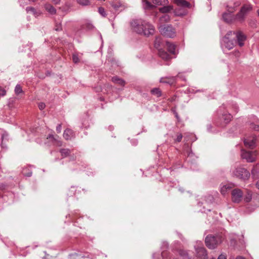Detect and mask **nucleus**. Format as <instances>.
<instances>
[{
    "label": "nucleus",
    "mask_w": 259,
    "mask_h": 259,
    "mask_svg": "<svg viewBox=\"0 0 259 259\" xmlns=\"http://www.w3.org/2000/svg\"><path fill=\"white\" fill-rule=\"evenodd\" d=\"M223 118L226 123H228L232 118V116L230 114H225L223 115Z\"/></svg>",
    "instance_id": "nucleus-32"
},
{
    "label": "nucleus",
    "mask_w": 259,
    "mask_h": 259,
    "mask_svg": "<svg viewBox=\"0 0 259 259\" xmlns=\"http://www.w3.org/2000/svg\"><path fill=\"white\" fill-rule=\"evenodd\" d=\"M45 104L44 103L41 102L38 104V108L41 110H43L45 108Z\"/></svg>",
    "instance_id": "nucleus-42"
},
{
    "label": "nucleus",
    "mask_w": 259,
    "mask_h": 259,
    "mask_svg": "<svg viewBox=\"0 0 259 259\" xmlns=\"http://www.w3.org/2000/svg\"><path fill=\"white\" fill-rule=\"evenodd\" d=\"M23 92L22 88L19 84L16 85L15 88V92L17 95H19Z\"/></svg>",
    "instance_id": "nucleus-35"
},
{
    "label": "nucleus",
    "mask_w": 259,
    "mask_h": 259,
    "mask_svg": "<svg viewBox=\"0 0 259 259\" xmlns=\"http://www.w3.org/2000/svg\"><path fill=\"white\" fill-rule=\"evenodd\" d=\"M66 6L69 7V5L68 4H66Z\"/></svg>",
    "instance_id": "nucleus-57"
},
{
    "label": "nucleus",
    "mask_w": 259,
    "mask_h": 259,
    "mask_svg": "<svg viewBox=\"0 0 259 259\" xmlns=\"http://www.w3.org/2000/svg\"><path fill=\"white\" fill-rule=\"evenodd\" d=\"M98 12L103 17H106V14L105 9L102 7H99L98 9Z\"/></svg>",
    "instance_id": "nucleus-36"
},
{
    "label": "nucleus",
    "mask_w": 259,
    "mask_h": 259,
    "mask_svg": "<svg viewBox=\"0 0 259 259\" xmlns=\"http://www.w3.org/2000/svg\"><path fill=\"white\" fill-rule=\"evenodd\" d=\"M159 30L160 33L167 37H174L176 36V31L171 25H160Z\"/></svg>",
    "instance_id": "nucleus-5"
},
{
    "label": "nucleus",
    "mask_w": 259,
    "mask_h": 259,
    "mask_svg": "<svg viewBox=\"0 0 259 259\" xmlns=\"http://www.w3.org/2000/svg\"><path fill=\"white\" fill-rule=\"evenodd\" d=\"M175 3L180 6L189 8L190 6L189 3L185 0H175Z\"/></svg>",
    "instance_id": "nucleus-21"
},
{
    "label": "nucleus",
    "mask_w": 259,
    "mask_h": 259,
    "mask_svg": "<svg viewBox=\"0 0 259 259\" xmlns=\"http://www.w3.org/2000/svg\"><path fill=\"white\" fill-rule=\"evenodd\" d=\"M250 128L254 131H259V125H258L251 124L250 125Z\"/></svg>",
    "instance_id": "nucleus-39"
},
{
    "label": "nucleus",
    "mask_w": 259,
    "mask_h": 259,
    "mask_svg": "<svg viewBox=\"0 0 259 259\" xmlns=\"http://www.w3.org/2000/svg\"><path fill=\"white\" fill-rule=\"evenodd\" d=\"M178 251L180 256H181L184 259L190 258L187 251L181 249L178 250Z\"/></svg>",
    "instance_id": "nucleus-28"
},
{
    "label": "nucleus",
    "mask_w": 259,
    "mask_h": 259,
    "mask_svg": "<svg viewBox=\"0 0 259 259\" xmlns=\"http://www.w3.org/2000/svg\"><path fill=\"white\" fill-rule=\"evenodd\" d=\"M251 199H252V193L251 192H248L244 198V200L246 202H248L250 201Z\"/></svg>",
    "instance_id": "nucleus-34"
},
{
    "label": "nucleus",
    "mask_w": 259,
    "mask_h": 259,
    "mask_svg": "<svg viewBox=\"0 0 259 259\" xmlns=\"http://www.w3.org/2000/svg\"><path fill=\"white\" fill-rule=\"evenodd\" d=\"M176 78L175 77H168L165 78H161L160 80V82L162 83H168L169 84H172L175 82Z\"/></svg>",
    "instance_id": "nucleus-17"
},
{
    "label": "nucleus",
    "mask_w": 259,
    "mask_h": 259,
    "mask_svg": "<svg viewBox=\"0 0 259 259\" xmlns=\"http://www.w3.org/2000/svg\"><path fill=\"white\" fill-rule=\"evenodd\" d=\"M234 34H235V36L237 38L238 45L239 46L242 47L243 46V41L245 40L246 37L241 32H238L237 33L233 32Z\"/></svg>",
    "instance_id": "nucleus-13"
},
{
    "label": "nucleus",
    "mask_w": 259,
    "mask_h": 259,
    "mask_svg": "<svg viewBox=\"0 0 259 259\" xmlns=\"http://www.w3.org/2000/svg\"><path fill=\"white\" fill-rule=\"evenodd\" d=\"M112 80L114 83L118 84L121 86H123L125 84L124 81L117 76L113 77L112 78Z\"/></svg>",
    "instance_id": "nucleus-24"
},
{
    "label": "nucleus",
    "mask_w": 259,
    "mask_h": 259,
    "mask_svg": "<svg viewBox=\"0 0 259 259\" xmlns=\"http://www.w3.org/2000/svg\"><path fill=\"white\" fill-rule=\"evenodd\" d=\"M45 8L51 14L53 15L56 13L55 8L50 4H46L45 5Z\"/></svg>",
    "instance_id": "nucleus-19"
},
{
    "label": "nucleus",
    "mask_w": 259,
    "mask_h": 259,
    "mask_svg": "<svg viewBox=\"0 0 259 259\" xmlns=\"http://www.w3.org/2000/svg\"><path fill=\"white\" fill-rule=\"evenodd\" d=\"M257 154V152L256 151H246L245 150H242L241 157L248 162H253L256 159Z\"/></svg>",
    "instance_id": "nucleus-6"
},
{
    "label": "nucleus",
    "mask_w": 259,
    "mask_h": 259,
    "mask_svg": "<svg viewBox=\"0 0 259 259\" xmlns=\"http://www.w3.org/2000/svg\"><path fill=\"white\" fill-rule=\"evenodd\" d=\"M183 138V135L181 133H178L177 135V137L175 139V142H180L181 141Z\"/></svg>",
    "instance_id": "nucleus-37"
},
{
    "label": "nucleus",
    "mask_w": 259,
    "mask_h": 259,
    "mask_svg": "<svg viewBox=\"0 0 259 259\" xmlns=\"http://www.w3.org/2000/svg\"><path fill=\"white\" fill-rule=\"evenodd\" d=\"M158 55L160 58L165 60H168L170 59L169 55L167 52L163 50H159Z\"/></svg>",
    "instance_id": "nucleus-18"
},
{
    "label": "nucleus",
    "mask_w": 259,
    "mask_h": 259,
    "mask_svg": "<svg viewBox=\"0 0 259 259\" xmlns=\"http://www.w3.org/2000/svg\"><path fill=\"white\" fill-rule=\"evenodd\" d=\"M175 116H176V117L178 119H179V116H178V113H177V112H176V113H175Z\"/></svg>",
    "instance_id": "nucleus-52"
},
{
    "label": "nucleus",
    "mask_w": 259,
    "mask_h": 259,
    "mask_svg": "<svg viewBox=\"0 0 259 259\" xmlns=\"http://www.w3.org/2000/svg\"><path fill=\"white\" fill-rule=\"evenodd\" d=\"M131 27L135 32L146 36L153 35L155 32L154 27L142 19L133 20L131 22Z\"/></svg>",
    "instance_id": "nucleus-1"
},
{
    "label": "nucleus",
    "mask_w": 259,
    "mask_h": 259,
    "mask_svg": "<svg viewBox=\"0 0 259 259\" xmlns=\"http://www.w3.org/2000/svg\"><path fill=\"white\" fill-rule=\"evenodd\" d=\"M151 92L153 95H155L157 97H160L161 95V91L158 88H154L152 89Z\"/></svg>",
    "instance_id": "nucleus-33"
},
{
    "label": "nucleus",
    "mask_w": 259,
    "mask_h": 259,
    "mask_svg": "<svg viewBox=\"0 0 259 259\" xmlns=\"http://www.w3.org/2000/svg\"><path fill=\"white\" fill-rule=\"evenodd\" d=\"M112 7L116 10H119L120 8H123V5L120 2H112Z\"/></svg>",
    "instance_id": "nucleus-26"
},
{
    "label": "nucleus",
    "mask_w": 259,
    "mask_h": 259,
    "mask_svg": "<svg viewBox=\"0 0 259 259\" xmlns=\"http://www.w3.org/2000/svg\"><path fill=\"white\" fill-rule=\"evenodd\" d=\"M232 31L228 32L227 35L223 38L221 41V45L223 49L225 48L230 50L233 48V41L229 39V36L232 35Z\"/></svg>",
    "instance_id": "nucleus-7"
},
{
    "label": "nucleus",
    "mask_w": 259,
    "mask_h": 259,
    "mask_svg": "<svg viewBox=\"0 0 259 259\" xmlns=\"http://www.w3.org/2000/svg\"><path fill=\"white\" fill-rule=\"evenodd\" d=\"M233 176L242 180L248 179L250 177V172L242 167H238L234 169L232 171Z\"/></svg>",
    "instance_id": "nucleus-4"
},
{
    "label": "nucleus",
    "mask_w": 259,
    "mask_h": 259,
    "mask_svg": "<svg viewBox=\"0 0 259 259\" xmlns=\"http://www.w3.org/2000/svg\"><path fill=\"white\" fill-rule=\"evenodd\" d=\"M161 255L162 256V257H164V252H162L161 253Z\"/></svg>",
    "instance_id": "nucleus-54"
},
{
    "label": "nucleus",
    "mask_w": 259,
    "mask_h": 259,
    "mask_svg": "<svg viewBox=\"0 0 259 259\" xmlns=\"http://www.w3.org/2000/svg\"><path fill=\"white\" fill-rule=\"evenodd\" d=\"M47 139L51 140L54 144L57 146H61L62 142L60 140V138L57 135L54 136L53 135H50L48 136Z\"/></svg>",
    "instance_id": "nucleus-14"
},
{
    "label": "nucleus",
    "mask_w": 259,
    "mask_h": 259,
    "mask_svg": "<svg viewBox=\"0 0 259 259\" xmlns=\"http://www.w3.org/2000/svg\"><path fill=\"white\" fill-rule=\"evenodd\" d=\"M195 250L197 256L200 259H206L207 254L206 249L202 246L201 243L200 242L197 246H195Z\"/></svg>",
    "instance_id": "nucleus-8"
},
{
    "label": "nucleus",
    "mask_w": 259,
    "mask_h": 259,
    "mask_svg": "<svg viewBox=\"0 0 259 259\" xmlns=\"http://www.w3.org/2000/svg\"><path fill=\"white\" fill-rule=\"evenodd\" d=\"M76 2L82 6H87L90 5V0H76Z\"/></svg>",
    "instance_id": "nucleus-29"
},
{
    "label": "nucleus",
    "mask_w": 259,
    "mask_h": 259,
    "mask_svg": "<svg viewBox=\"0 0 259 259\" xmlns=\"http://www.w3.org/2000/svg\"><path fill=\"white\" fill-rule=\"evenodd\" d=\"M61 29L62 28H61V25H56V28H55V30L56 31H59V30H61Z\"/></svg>",
    "instance_id": "nucleus-48"
},
{
    "label": "nucleus",
    "mask_w": 259,
    "mask_h": 259,
    "mask_svg": "<svg viewBox=\"0 0 259 259\" xmlns=\"http://www.w3.org/2000/svg\"><path fill=\"white\" fill-rule=\"evenodd\" d=\"M218 259H227L226 256L224 254H221L218 258Z\"/></svg>",
    "instance_id": "nucleus-45"
},
{
    "label": "nucleus",
    "mask_w": 259,
    "mask_h": 259,
    "mask_svg": "<svg viewBox=\"0 0 259 259\" xmlns=\"http://www.w3.org/2000/svg\"><path fill=\"white\" fill-rule=\"evenodd\" d=\"M87 28L89 30H93L94 28V26L92 24H87Z\"/></svg>",
    "instance_id": "nucleus-43"
},
{
    "label": "nucleus",
    "mask_w": 259,
    "mask_h": 259,
    "mask_svg": "<svg viewBox=\"0 0 259 259\" xmlns=\"http://www.w3.org/2000/svg\"><path fill=\"white\" fill-rule=\"evenodd\" d=\"M161 42V39L159 37H157L155 42V47L156 48H158L160 46V43Z\"/></svg>",
    "instance_id": "nucleus-40"
},
{
    "label": "nucleus",
    "mask_w": 259,
    "mask_h": 259,
    "mask_svg": "<svg viewBox=\"0 0 259 259\" xmlns=\"http://www.w3.org/2000/svg\"><path fill=\"white\" fill-rule=\"evenodd\" d=\"M56 131L58 133H60L61 131V124H59L56 127Z\"/></svg>",
    "instance_id": "nucleus-44"
},
{
    "label": "nucleus",
    "mask_w": 259,
    "mask_h": 259,
    "mask_svg": "<svg viewBox=\"0 0 259 259\" xmlns=\"http://www.w3.org/2000/svg\"><path fill=\"white\" fill-rule=\"evenodd\" d=\"M256 186L257 189L259 190V180L256 182Z\"/></svg>",
    "instance_id": "nucleus-50"
},
{
    "label": "nucleus",
    "mask_w": 259,
    "mask_h": 259,
    "mask_svg": "<svg viewBox=\"0 0 259 259\" xmlns=\"http://www.w3.org/2000/svg\"><path fill=\"white\" fill-rule=\"evenodd\" d=\"M243 242H244V241H243V240H240V243H241V244H243Z\"/></svg>",
    "instance_id": "nucleus-55"
},
{
    "label": "nucleus",
    "mask_w": 259,
    "mask_h": 259,
    "mask_svg": "<svg viewBox=\"0 0 259 259\" xmlns=\"http://www.w3.org/2000/svg\"><path fill=\"white\" fill-rule=\"evenodd\" d=\"M142 2L143 4V6L146 9H151L153 8L154 6L152 5L147 0H142Z\"/></svg>",
    "instance_id": "nucleus-31"
},
{
    "label": "nucleus",
    "mask_w": 259,
    "mask_h": 259,
    "mask_svg": "<svg viewBox=\"0 0 259 259\" xmlns=\"http://www.w3.org/2000/svg\"><path fill=\"white\" fill-rule=\"evenodd\" d=\"M52 3H53L55 5H58L60 4L61 0H51Z\"/></svg>",
    "instance_id": "nucleus-46"
},
{
    "label": "nucleus",
    "mask_w": 259,
    "mask_h": 259,
    "mask_svg": "<svg viewBox=\"0 0 259 259\" xmlns=\"http://www.w3.org/2000/svg\"><path fill=\"white\" fill-rule=\"evenodd\" d=\"M168 51L172 54H176V46L169 42L166 43Z\"/></svg>",
    "instance_id": "nucleus-20"
},
{
    "label": "nucleus",
    "mask_w": 259,
    "mask_h": 259,
    "mask_svg": "<svg viewBox=\"0 0 259 259\" xmlns=\"http://www.w3.org/2000/svg\"><path fill=\"white\" fill-rule=\"evenodd\" d=\"M233 13H224L223 14V20L227 22V23H230L233 22V21H235V16L234 15L232 14Z\"/></svg>",
    "instance_id": "nucleus-12"
},
{
    "label": "nucleus",
    "mask_w": 259,
    "mask_h": 259,
    "mask_svg": "<svg viewBox=\"0 0 259 259\" xmlns=\"http://www.w3.org/2000/svg\"><path fill=\"white\" fill-rule=\"evenodd\" d=\"M240 4V3L237 1L229 2L227 5V11L229 12L233 13Z\"/></svg>",
    "instance_id": "nucleus-11"
},
{
    "label": "nucleus",
    "mask_w": 259,
    "mask_h": 259,
    "mask_svg": "<svg viewBox=\"0 0 259 259\" xmlns=\"http://www.w3.org/2000/svg\"><path fill=\"white\" fill-rule=\"evenodd\" d=\"M172 9L173 7L172 6H166L159 8V11L163 13H166L167 12H170L171 10H172Z\"/></svg>",
    "instance_id": "nucleus-25"
},
{
    "label": "nucleus",
    "mask_w": 259,
    "mask_h": 259,
    "mask_svg": "<svg viewBox=\"0 0 259 259\" xmlns=\"http://www.w3.org/2000/svg\"><path fill=\"white\" fill-rule=\"evenodd\" d=\"M232 189V186L230 184H226L225 185H223L221 188V192L222 194L225 195L226 193L228 192V191H229Z\"/></svg>",
    "instance_id": "nucleus-23"
},
{
    "label": "nucleus",
    "mask_w": 259,
    "mask_h": 259,
    "mask_svg": "<svg viewBox=\"0 0 259 259\" xmlns=\"http://www.w3.org/2000/svg\"><path fill=\"white\" fill-rule=\"evenodd\" d=\"M162 247L164 248H167L168 247V243L166 242H163Z\"/></svg>",
    "instance_id": "nucleus-47"
},
{
    "label": "nucleus",
    "mask_w": 259,
    "mask_h": 259,
    "mask_svg": "<svg viewBox=\"0 0 259 259\" xmlns=\"http://www.w3.org/2000/svg\"><path fill=\"white\" fill-rule=\"evenodd\" d=\"M27 13L31 12L35 17H39L42 14L40 11L36 10L34 8L31 7H28L26 8Z\"/></svg>",
    "instance_id": "nucleus-16"
},
{
    "label": "nucleus",
    "mask_w": 259,
    "mask_h": 259,
    "mask_svg": "<svg viewBox=\"0 0 259 259\" xmlns=\"http://www.w3.org/2000/svg\"><path fill=\"white\" fill-rule=\"evenodd\" d=\"M222 242V238L219 235L215 236L208 235L206 237L205 242L206 246L211 249H214Z\"/></svg>",
    "instance_id": "nucleus-2"
},
{
    "label": "nucleus",
    "mask_w": 259,
    "mask_h": 259,
    "mask_svg": "<svg viewBox=\"0 0 259 259\" xmlns=\"http://www.w3.org/2000/svg\"><path fill=\"white\" fill-rule=\"evenodd\" d=\"M168 3L167 0H153V3L156 5H165Z\"/></svg>",
    "instance_id": "nucleus-27"
},
{
    "label": "nucleus",
    "mask_w": 259,
    "mask_h": 259,
    "mask_svg": "<svg viewBox=\"0 0 259 259\" xmlns=\"http://www.w3.org/2000/svg\"><path fill=\"white\" fill-rule=\"evenodd\" d=\"M236 259H246V258L242 256H238L236 257Z\"/></svg>",
    "instance_id": "nucleus-51"
},
{
    "label": "nucleus",
    "mask_w": 259,
    "mask_h": 259,
    "mask_svg": "<svg viewBox=\"0 0 259 259\" xmlns=\"http://www.w3.org/2000/svg\"><path fill=\"white\" fill-rule=\"evenodd\" d=\"M31 176V173L28 175V177H30Z\"/></svg>",
    "instance_id": "nucleus-56"
},
{
    "label": "nucleus",
    "mask_w": 259,
    "mask_h": 259,
    "mask_svg": "<svg viewBox=\"0 0 259 259\" xmlns=\"http://www.w3.org/2000/svg\"><path fill=\"white\" fill-rule=\"evenodd\" d=\"M256 140V137L252 136L250 137H248L245 139L244 140V143L246 147L253 149L255 147Z\"/></svg>",
    "instance_id": "nucleus-10"
},
{
    "label": "nucleus",
    "mask_w": 259,
    "mask_h": 259,
    "mask_svg": "<svg viewBox=\"0 0 259 259\" xmlns=\"http://www.w3.org/2000/svg\"><path fill=\"white\" fill-rule=\"evenodd\" d=\"M232 199L234 202L239 203L242 199L243 193L239 189H235L232 190Z\"/></svg>",
    "instance_id": "nucleus-9"
},
{
    "label": "nucleus",
    "mask_w": 259,
    "mask_h": 259,
    "mask_svg": "<svg viewBox=\"0 0 259 259\" xmlns=\"http://www.w3.org/2000/svg\"><path fill=\"white\" fill-rule=\"evenodd\" d=\"M72 59H73V61L75 63H77L79 62V59L78 57V56L76 55V54H73V56H72Z\"/></svg>",
    "instance_id": "nucleus-38"
},
{
    "label": "nucleus",
    "mask_w": 259,
    "mask_h": 259,
    "mask_svg": "<svg viewBox=\"0 0 259 259\" xmlns=\"http://www.w3.org/2000/svg\"><path fill=\"white\" fill-rule=\"evenodd\" d=\"M30 2H35L36 0H28Z\"/></svg>",
    "instance_id": "nucleus-53"
},
{
    "label": "nucleus",
    "mask_w": 259,
    "mask_h": 259,
    "mask_svg": "<svg viewBox=\"0 0 259 259\" xmlns=\"http://www.w3.org/2000/svg\"><path fill=\"white\" fill-rule=\"evenodd\" d=\"M6 91L5 90L0 87V97L4 96L6 95Z\"/></svg>",
    "instance_id": "nucleus-41"
},
{
    "label": "nucleus",
    "mask_w": 259,
    "mask_h": 259,
    "mask_svg": "<svg viewBox=\"0 0 259 259\" xmlns=\"http://www.w3.org/2000/svg\"><path fill=\"white\" fill-rule=\"evenodd\" d=\"M60 152L61 154V156L64 158L70 154V151L68 149H61L60 150Z\"/></svg>",
    "instance_id": "nucleus-30"
},
{
    "label": "nucleus",
    "mask_w": 259,
    "mask_h": 259,
    "mask_svg": "<svg viewBox=\"0 0 259 259\" xmlns=\"http://www.w3.org/2000/svg\"><path fill=\"white\" fill-rule=\"evenodd\" d=\"M258 167H259V164H257V165L255 166V168H254L253 169H252V173H253V171L255 170V168H257Z\"/></svg>",
    "instance_id": "nucleus-49"
},
{
    "label": "nucleus",
    "mask_w": 259,
    "mask_h": 259,
    "mask_svg": "<svg viewBox=\"0 0 259 259\" xmlns=\"http://www.w3.org/2000/svg\"><path fill=\"white\" fill-rule=\"evenodd\" d=\"M252 7L250 5H245L241 9L240 11L235 16V21L242 22L245 16L251 11Z\"/></svg>",
    "instance_id": "nucleus-3"
},
{
    "label": "nucleus",
    "mask_w": 259,
    "mask_h": 259,
    "mask_svg": "<svg viewBox=\"0 0 259 259\" xmlns=\"http://www.w3.org/2000/svg\"><path fill=\"white\" fill-rule=\"evenodd\" d=\"M63 137L66 140H69L74 138L75 134L72 130L69 128H67L64 131L63 133Z\"/></svg>",
    "instance_id": "nucleus-15"
},
{
    "label": "nucleus",
    "mask_w": 259,
    "mask_h": 259,
    "mask_svg": "<svg viewBox=\"0 0 259 259\" xmlns=\"http://www.w3.org/2000/svg\"><path fill=\"white\" fill-rule=\"evenodd\" d=\"M170 20V17L168 14H164L159 18V23L162 25V24L168 22Z\"/></svg>",
    "instance_id": "nucleus-22"
}]
</instances>
